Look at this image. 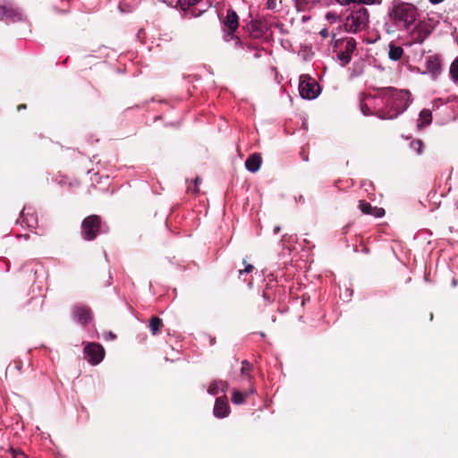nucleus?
<instances>
[{"label": "nucleus", "instance_id": "obj_1", "mask_svg": "<svg viewBox=\"0 0 458 458\" xmlns=\"http://www.w3.org/2000/svg\"><path fill=\"white\" fill-rule=\"evenodd\" d=\"M378 98L384 104L383 108L377 110L376 115L380 119H394L409 106L411 94L408 90L397 89L392 87L373 88Z\"/></svg>", "mask_w": 458, "mask_h": 458}, {"label": "nucleus", "instance_id": "obj_2", "mask_svg": "<svg viewBox=\"0 0 458 458\" xmlns=\"http://www.w3.org/2000/svg\"><path fill=\"white\" fill-rule=\"evenodd\" d=\"M388 16L395 26L408 30L417 20L418 8L411 3L394 0Z\"/></svg>", "mask_w": 458, "mask_h": 458}, {"label": "nucleus", "instance_id": "obj_3", "mask_svg": "<svg viewBox=\"0 0 458 458\" xmlns=\"http://www.w3.org/2000/svg\"><path fill=\"white\" fill-rule=\"evenodd\" d=\"M369 22V13L367 8L359 6L353 9L346 17L344 29L351 33H357L368 28Z\"/></svg>", "mask_w": 458, "mask_h": 458}, {"label": "nucleus", "instance_id": "obj_4", "mask_svg": "<svg viewBox=\"0 0 458 458\" xmlns=\"http://www.w3.org/2000/svg\"><path fill=\"white\" fill-rule=\"evenodd\" d=\"M102 220L98 215L85 217L81 223V235L86 241H93L100 233Z\"/></svg>", "mask_w": 458, "mask_h": 458}, {"label": "nucleus", "instance_id": "obj_5", "mask_svg": "<svg viewBox=\"0 0 458 458\" xmlns=\"http://www.w3.org/2000/svg\"><path fill=\"white\" fill-rule=\"evenodd\" d=\"M299 91L302 98L314 99L318 96L320 87L310 76L302 74L300 77Z\"/></svg>", "mask_w": 458, "mask_h": 458}, {"label": "nucleus", "instance_id": "obj_6", "mask_svg": "<svg viewBox=\"0 0 458 458\" xmlns=\"http://www.w3.org/2000/svg\"><path fill=\"white\" fill-rule=\"evenodd\" d=\"M221 22L222 30L225 33V36L230 37L231 39L235 38L240 41V38L234 35L239 28V16L233 8L227 9L226 15L221 20Z\"/></svg>", "mask_w": 458, "mask_h": 458}, {"label": "nucleus", "instance_id": "obj_7", "mask_svg": "<svg viewBox=\"0 0 458 458\" xmlns=\"http://www.w3.org/2000/svg\"><path fill=\"white\" fill-rule=\"evenodd\" d=\"M334 47L339 48L337 57L345 65L351 62L352 54L356 48V41L352 38L345 40H335Z\"/></svg>", "mask_w": 458, "mask_h": 458}, {"label": "nucleus", "instance_id": "obj_8", "mask_svg": "<svg viewBox=\"0 0 458 458\" xmlns=\"http://www.w3.org/2000/svg\"><path fill=\"white\" fill-rule=\"evenodd\" d=\"M431 25L426 21H420L410 32V45L421 44L430 35Z\"/></svg>", "mask_w": 458, "mask_h": 458}, {"label": "nucleus", "instance_id": "obj_9", "mask_svg": "<svg viewBox=\"0 0 458 458\" xmlns=\"http://www.w3.org/2000/svg\"><path fill=\"white\" fill-rule=\"evenodd\" d=\"M0 20L9 22H15L21 20V13L11 3L0 4Z\"/></svg>", "mask_w": 458, "mask_h": 458}, {"label": "nucleus", "instance_id": "obj_10", "mask_svg": "<svg viewBox=\"0 0 458 458\" xmlns=\"http://www.w3.org/2000/svg\"><path fill=\"white\" fill-rule=\"evenodd\" d=\"M84 353L91 364H98L105 356V350L99 344L91 343L84 347Z\"/></svg>", "mask_w": 458, "mask_h": 458}, {"label": "nucleus", "instance_id": "obj_11", "mask_svg": "<svg viewBox=\"0 0 458 458\" xmlns=\"http://www.w3.org/2000/svg\"><path fill=\"white\" fill-rule=\"evenodd\" d=\"M75 319L81 325L89 324L92 319L91 310L87 306H76L73 309Z\"/></svg>", "mask_w": 458, "mask_h": 458}, {"label": "nucleus", "instance_id": "obj_12", "mask_svg": "<svg viewBox=\"0 0 458 458\" xmlns=\"http://www.w3.org/2000/svg\"><path fill=\"white\" fill-rule=\"evenodd\" d=\"M359 208L365 215L373 216L375 217H382L385 216V209L383 208L373 207L364 199L359 201Z\"/></svg>", "mask_w": 458, "mask_h": 458}, {"label": "nucleus", "instance_id": "obj_13", "mask_svg": "<svg viewBox=\"0 0 458 458\" xmlns=\"http://www.w3.org/2000/svg\"><path fill=\"white\" fill-rule=\"evenodd\" d=\"M230 407L226 402L225 397L216 398L214 405V415L216 418H225L229 414Z\"/></svg>", "mask_w": 458, "mask_h": 458}, {"label": "nucleus", "instance_id": "obj_14", "mask_svg": "<svg viewBox=\"0 0 458 458\" xmlns=\"http://www.w3.org/2000/svg\"><path fill=\"white\" fill-rule=\"evenodd\" d=\"M262 158L260 154L253 153L245 161V167L251 173H256L261 165Z\"/></svg>", "mask_w": 458, "mask_h": 458}, {"label": "nucleus", "instance_id": "obj_15", "mask_svg": "<svg viewBox=\"0 0 458 458\" xmlns=\"http://www.w3.org/2000/svg\"><path fill=\"white\" fill-rule=\"evenodd\" d=\"M441 58L437 55H429L427 58V69L429 72L437 75L441 70Z\"/></svg>", "mask_w": 458, "mask_h": 458}, {"label": "nucleus", "instance_id": "obj_16", "mask_svg": "<svg viewBox=\"0 0 458 458\" xmlns=\"http://www.w3.org/2000/svg\"><path fill=\"white\" fill-rule=\"evenodd\" d=\"M378 98L377 96V93L375 95L368 94V93H362L360 98V108L364 115H371L376 114V112H372L370 107L366 103L367 99H376Z\"/></svg>", "mask_w": 458, "mask_h": 458}, {"label": "nucleus", "instance_id": "obj_17", "mask_svg": "<svg viewBox=\"0 0 458 458\" xmlns=\"http://www.w3.org/2000/svg\"><path fill=\"white\" fill-rule=\"evenodd\" d=\"M227 388L228 383L226 381L215 380L212 383H210L208 392L212 395H216L219 393L220 390L222 392H225Z\"/></svg>", "mask_w": 458, "mask_h": 458}, {"label": "nucleus", "instance_id": "obj_18", "mask_svg": "<svg viewBox=\"0 0 458 458\" xmlns=\"http://www.w3.org/2000/svg\"><path fill=\"white\" fill-rule=\"evenodd\" d=\"M432 122V113L429 109H423L420 113V119L418 127L422 128L424 126H427L430 124Z\"/></svg>", "mask_w": 458, "mask_h": 458}, {"label": "nucleus", "instance_id": "obj_19", "mask_svg": "<svg viewBox=\"0 0 458 458\" xmlns=\"http://www.w3.org/2000/svg\"><path fill=\"white\" fill-rule=\"evenodd\" d=\"M163 320L158 317H151L149 319V329L153 335H157L160 333L163 327Z\"/></svg>", "mask_w": 458, "mask_h": 458}, {"label": "nucleus", "instance_id": "obj_20", "mask_svg": "<svg viewBox=\"0 0 458 458\" xmlns=\"http://www.w3.org/2000/svg\"><path fill=\"white\" fill-rule=\"evenodd\" d=\"M403 55V49L401 47L390 45L388 55L391 60L398 61L402 58Z\"/></svg>", "mask_w": 458, "mask_h": 458}, {"label": "nucleus", "instance_id": "obj_21", "mask_svg": "<svg viewBox=\"0 0 458 458\" xmlns=\"http://www.w3.org/2000/svg\"><path fill=\"white\" fill-rule=\"evenodd\" d=\"M253 366L247 360H244L242 361V369L241 374L242 377H246L249 381L252 380V377L250 375V371L252 370Z\"/></svg>", "mask_w": 458, "mask_h": 458}, {"label": "nucleus", "instance_id": "obj_22", "mask_svg": "<svg viewBox=\"0 0 458 458\" xmlns=\"http://www.w3.org/2000/svg\"><path fill=\"white\" fill-rule=\"evenodd\" d=\"M249 393H242L238 390H234L232 396V402L235 404H242L245 402Z\"/></svg>", "mask_w": 458, "mask_h": 458}, {"label": "nucleus", "instance_id": "obj_23", "mask_svg": "<svg viewBox=\"0 0 458 458\" xmlns=\"http://www.w3.org/2000/svg\"><path fill=\"white\" fill-rule=\"evenodd\" d=\"M340 4H348L350 3H358L363 4H379L382 0H337Z\"/></svg>", "mask_w": 458, "mask_h": 458}, {"label": "nucleus", "instance_id": "obj_24", "mask_svg": "<svg viewBox=\"0 0 458 458\" xmlns=\"http://www.w3.org/2000/svg\"><path fill=\"white\" fill-rule=\"evenodd\" d=\"M410 147L411 149L416 151L419 155L422 153V148L424 147V144L422 140H414L410 143Z\"/></svg>", "mask_w": 458, "mask_h": 458}, {"label": "nucleus", "instance_id": "obj_25", "mask_svg": "<svg viewBox=\"0 0 458 458\" xmlns=\"http://www.w3.org/2000/svg\"><path fill=\"white\" fill-rule=\"evenodd\" d=\"M201 1L202 0H183V2H182L181 0H178L177 4L180 3L182 9L185 10L186 8L193 7Z\"/></svg>", "mask_w": 458, "mask_h": 458}, {"label": "nucleus", "instance_id": "obj_26", "mask_svg": "<svg viewBox=\"0 0 458 458\" xmlns=\"http://www.w3.org/2000/svg\"><path fill=\"white\" fill-rule=\"evenodd\" d=\"M450 73L453 77V79L456 81H458V59H455L450 67Z\"/></svg>", "mask_w": 458, "mask_h": 458}, {"label": "nucleus", "instance_id": "obj_27", "mask_svg": "<svg viewBox=\"0 0 458 458\" xmlns=\"http://www.w3.org/2000/svg\"><path fill=\"white\" fill-rule=\"evenodd\" d=\"M243 264H245V267H244V269H240L239 270V275L240 276L243 275L244 273L249 274V273L252 272L253 269H254V267L252 265L246 264V260H243Z\"/></svg>", "mask_w": 458, "mask_h": 458}, {"label": "nucleus", "instance_id": "obj_28", "mask_svg": "<svg viewBox=\"0 0 458 458\" xmlns=\"http://www.w3.org/2000/svg\"><path fill=\"white\" fill-rule=\"evenodd\" d=\"M326 18L327 20L328 21H335L337 20V15L335 13H327L326 14Z\"/></svg>", "mask_w": 458, "mask_h": 458}, {"label": "nucleus", "instance_id": "obj_29", "mask_svg": "<svg viewBox=\"0 0 458 458\" xmlns=\"http://www.w3.org/2000/svg\"><path fill=\"white\" fill-rule=\"evenodd\" d=\"M263 298L267 301V302H272L274 301V298L269 295L267 292H263Z\"/></svg>", "mask_w": 458, "mask_h": 458}, {"label": "nucleus", "instance_id": "obj_30", "mask_svg": "<svg viewBox=\"0 0 458 458\" xmlns=\"http://www.w3.org/2000/svg\"><path fill=\"white\" fill-rule=\"evenodd\" d=\"M267 6L268 9L276 8V0H267Z\"/></svg>", "mask_w": 458, "mask_h": 458}, {"label": "nucleus", "instance_id": "obj_31", "mask_svg": "<svg viewBox=\"0 0 458 458\" xmlns=\"http://www.w3.org/2000/svg\"><path fill=\"white\" fill-rule=\"evenodd\" d=\"M319 34L321 37H323L324 38H327L329 36V31L327 29H322L320 31H319Z\"/></svg>", "mask_w": 458, "mask_h": 458}, {"label": "nucleus", "instance_id": "obj_32", "mask_svg": "<svg viewBox=\"0 0 458 458\" xmlns=\"http://www.w3.org/2000/svg\"><path fill=\"white\" fill-rule=\"evenodd\" d=\"M27 108V106L25 104H20L18 106H17V111H21V110H25Z\"/></svg>", "mask_w": 458, "mask_h": 458}, {"label": "nucleus", "instance_id": "obj_33", "mask_svg": "<svg viewBox=\"0 0 458 458\" xmlns=\"http://www.w3.org/2000/svg\"><path fill=\"white\" fill-rule=\"evenodd\" d=\"M191 13H192V14H193L194 16H199V15H200V13H202V11H198V13H197V10L194 8V9L191 11Z\"/></svg>", "mask_w": 458, "mask_h": 458}, {"label": "nucleus", "instance_id": "obj_34", "mask_svg": "<svg viewBox=\"0 0 458 458\" xmlns=\"http://www.w3.org/2000/svg\"><path fill=\"white\" fill-rule=\"evenodd\" d=\"M198 183H199V178H196V179H195V186H197V185H198ZM198 191H199L198 187H195V188H194V192H198Z\"/></svg>", "mask_w": 458, "mask_h": 458}, {"label": "nucleus", "instance_id": "obj_35", "mask_svg": "<svg viewBox=\"0 0 458 458\" xmlns=\"http://www.w3.org/2000/svg\"><path fill=\"white\" fill-rule=\"evenodd\" d=\"M433 4H437L442 3L444 0H428Z\"/></svg>", "mask_w": 458, "mask_h": 458}, {"label": "nucleus", "instance_id": "obj_36", "mask_svg": "<svg viewBox=\"0 0 458 458\" xmlns=\"http://www.w3.org/2000/svg\"><path fill=\"white\" fill-rule=\"evenodd\" d=\"M280 230H281V229H280V227H279V226H276V227L274 228V233H278L280 232Z\"/></svg>", "mask_w": 458, "mask_h": 458}, {"label": "nucleus", "instance_id": "obj_37", "mask_svg": "<svg viewBox=\"0 0 458 458\" xmlns=\"http://www.w3.org/2000/svg\"><path fill=\"white\" fill-rule=\"evenodd\" d=\"M12 450H13V458H16V455H17L18 453H16L13 449H12Z\"/></svg>", "mask_w": 458, "mask_h": 458}]
</instances>
